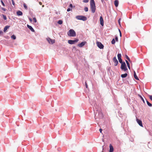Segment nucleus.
<instances>
[{
  "mask_svg": "<svg viewBox=\"0 0 152 152\" xmlns=\"http://www.w3.org/2000/svg\"><path fill=\"white\" fill-rule=\"evenodd\" d=\"M90 7L92 12L93 13H94L96 9L95 4H90Z\"/></svg>",
  "mask_w": 152,
  "mask_h": 152,
  "instance_id": "4",
  "label": "nucleus"
},
{
  "mask_svg": "<svg viewBox=\"0 0 152 152\" xmlns=\"http://www.w3.org/2000/svg\"><path fill=\"white\" fill-rule=\"evenodd\" d=\"M11 37L12 39H15L16 38L15 36L14 35L12 36Z\"/></svg>",
  "mask_w": 152,
  "mask_h": 152,
  "instance_id": "24",
  "label": "nucleus"
},
{
  "mask_svg": "<svg viewBox=\"0 0 152 152\" xmlns=\"http://www.w3.org/2000/svg\"><path fill=\"white\" fill-rule=\"evenodd\" d=\"M127 64V66L129 68V69H130V64H129V63H127L126 64Z\"/></svg>",
  "mask_w": 152,
  "mask_h": 152,
  "instance_id": "31",
  "label": "nucleus"
},
{
  "mask_svg": "<svg viewBox=\"0 0 152 152\" xmlns=\"http://www.w3.org/2000/svg\"><path fill=\"white\" fill-rule=\"evenodd\" d=\"M68 35L70 37H74L76 36V34L74 30L70 29L68 33Z\"/></svg>",
  "mask_w": 152,
  "mask_h": 152,
  "instance_id": "1",
  "label": "nucleus"
},
{
  "mask_svg": "<svg viewBox=\"0 0 152 152\" xmlns=\"http://www.w3.org/2000/svg\"><path fill=\"white\" fill-rule=\"evenodd\" d=\"M110 147V150L109 152H113V148L112 145L111 144L109 146Z\"/></svg>",
  "mask_w": 152,
  "mask_h": 152,
  "instance_id": "12",
  "label": "nucleus"
},
{
  "mask_svg": "<svg viewBox=\"0 0 152 152\" xmlns=\"http://www.w3.org/2000/svg\"><path fill=\"white\" fill-rule=\"evenodd\" d=\"M150 99L152 101V95H149Z\"/></svg>",
  "mask_w": 152,
  "mask_h": 152,
  "instance_id": "36",
  "label": "nucleus"
},
{
  "mask_svg": "<svg viewBox=\"0 0 152 152\" xmlns=\"http://www.w3.org/2000/svg\"><path fill=\"white\" fill-rule=\"evenodd\" d=\"M86 43V42H83L81 43L78 44L77 45V46L80 47H83V46H84Z\"/></svg>",
  "mask_w": 152,
  "mask_h": 152,
  "instance_id": "9",
  "label": "nucleus"
},
{
  "mask_svg": "<svg viewBox=\"0 0 152 152\" xmlns=\"http://www.w3.org/2000/svg\"><path fill=\"white\" fill-rule=\"evenodd\" d=\"M134 78L136 79V80H139V79L137 77V75H136V73L135 72V71H134Z\"/></svg>",
  "mask_w": 152,
  "mask_h": 152,
  "instance_id": "16",
  "label": "nucleus"
},
{
  "mask_svg": "<svg viewBox=\"0 0 152 152\" xmlns=\"http://www.w3.org/2000/svg\"><path fill=\"white\" fill-rule=\"evenodd\" d=\"M119 3L118 1L117 0H115L114 2V4L115 7H117L118 6Z\"/></svg>",
  "mask_w": 152,
  "mask_h": 152,
  "instance_id": "13",
  "label": "nucleus"
},
{
  "mask_svg": "<svg viewBox=\"0 0 152 152\" xmlns=\"http://www.w3.org/2000/svg\"><path fill=\"white\" fill-rule=\"evenodd\" d=\"M29 20L30 21V22H31L32 21V20L31 19V18H29Z\"/></svg>",
  "mask_w": 152,
  "mask_h": 152,
  "instance_id": "43",
  "label": "nucleus"
},
{
  "mask_svg": "<svg viewBox=\"0 0 152 152\" xmlns=\"http://www.w3.org/2000/svg\"><path fill=\"white\" fill-rule=\"evenodd\" d=\"M86 88H88V86L86 83Z\"/></svg>",
  "mask_w": 152,
  "mask_h": 152,
  "instance_id": "40",
  "label": "nucleus"
},
{
  "mask_svg": "<svg viewBox=\"0 0 152 152\" xmlns=\"http://www.w3.org/2000/svg\"><path fill=\"white\" fill-rule=\"evenodd\" d=\"M115 43V41L114 39H113L111 41V43L114 44Z\"/></svg>",
  "mask_w": 152,
  "mask_h": 152,
  "instance_id": "25",
  "label": "nucleus"
},
{
  "mask_svg": "<svg viewBox=\"0 0 152 152\" xmlns=\"http://www.w3.org/2000/svg\"><path fill=\"white\" fill-rule=\"evenodd\" d=\"M89 0H83V2L85 3H87L88 2Z\"/></svg>",
  "mask_w": 152,
  "mask_h": 152,
  "instance_id": "34",
  "label": "nucleus"
},
{
  "mask_svg": "<svg viewBox=\"0 0 152 152\" xmlns=\"http://www.w3.org/2000/svg\"><path fill=\"white\" fill-rule=\"evenodd\" d=\"M127 73H125L123 74H122L121 75V77L122 78H125L127 77Z\"/></svg>",
  "mask_w": 152,
  "mask_h": 152,
  "instance_id": "17",
  "label": "nucleus"
},
{
  "mask_svg": "<svg viewBox=\"0 0 152 152\" xmlns=\"http://www.w3.org/2000/svg\"><path fill=\"white\" fill-rule=\"evenodd\" d=\"M58 23L59 24H61L63 23V21L61 20H59L58 21Z\"/></svg>",
  "mask_w": 152,
  "mask_h": 152,
  "instance_id": "22",
  "label": "nucleus"
},
{
  "mask_svg": "<svg viewBox=\"0 0 152 152\" xmlns=\"http://www.w3.org/2000/svg\"><path fill=\"white\" fill-rule=\"evenodd\" d=\"M17 14L18 15H23L22 12L20 11H18L17 12Z\"/></svg>",
  "mask_w": 152,
  "mask_h": 152,
  "instance_id": "15",
  "label": "nucleus"
},
{
  "mask_svg": "<svg viewBox=\"0 0 152 152\" xmlns=\"http://www.w3.org/2000/svg\"><path fill=\"white\" fill-rule=\"evenodd\" d=\"M138 96H139V97L141 99H142V101L143 102V103H145V101L143 99V97L140 95L139 94H138Z\"/></svg>",
  "mask_w": 152,
  "mask_h": 152,
  "instance_id": "19",
  "label": "nucleus"
},
{
  "mask_svg": "<svg viewBox=\"0 0 152 152\" xmlns=\"http://www.w3.org/2000/svg\"><path fill=\"white\" fill-rule=\"evenodd\" d=\"M126 64H127V63H129L128 61H127L126 60Z\"/></svg>",
  "mask_w": 152,
  "mask_h": 152,
  "instance_id": "46",
  "label": "nucleus"
},
{
  "mask_svg": "<svg viewBox=\"0 0 152 152\" xmlns=\"http://www.w3.org/2000/svg\"><path fill=\"white\" fill-rule=\"evenodd\" d=\"M10 27L9 26H6L4 28V31L5 32L7 29H8Z\"/></svg>",
  "mask_w": 152,
  "mask_h": 152,
  "instance_id": "18",
  "label": "nucleus"
},
{
  "mask_svg": "<svg viewBox=\"0 0 152 152\" xmlns=\"http://www.w3.org/2000/svg\"><path fill=\"white\" fill-rule=\"evenodd\" d=\"M11 1H12V4L13 5H15V2H14V0H11Z\"/></svg>",
  "mask_w": 152,
  "mask_h": 152,
  "instance_id": "35",
  "label": "nucleus"
},
{
  "mask_svg": "<svg viewBox=\"0 0 152 152\" xmlns=\"http://www.w3.org/2000/svg\"><path fill=\"white\" fill-rule=\"evenodd\" d=\"M120 19H119L118 20V22L119 24H120Z\"/></svg>",
  "mask_w": 152,
  "mask_h": 152,
  "instance_id": "45",
  "label": "nucleus"
},
{
  "mask_svg": "<svg viewBox=\"0 0 152 152\" xmlns=\"http://www.w3.org/2000/svg\"><path fill=\"white\" fill-rule=\"evenodd\" d=\"M34 20V22L36 23L37 22V20L35 18H34L33 19Z\"/></svg>",
  "mask_w": 152,
  "mask_h": 152,
  "instance_id": "33",
  "label": "nucleus"
},
{
  "mask_svg": "<svg viewBox=\"0 0 152 152\" xmlns=\"http://www.w3.org/2000/svg\"><path fill=\"white\" fill-rule=\"evenodd\" d=\"M103 0H102V2L103 1Z\"/></svg>",
  "mask_w": 152,
  "mask_h": 152,
  "instance_id": "50",
  "label": "nucleus"
},
{
  "mask_svg": "<svg viewBox=\"0 0 152 152\" xmlns=\"http://www.w3.org/2000/svg\"><path fill=\"white\" fill-rule=\"evenodd\" d=\"M23 7L26 9V10L27 9V6L26 5V4L25 3L23 4Z\"/></svg>",
  "mask_w": 152,
  "mask_h": 152,
  "instance_id": "27",
  "label": "nucleus"
},
{
  "mask_svg": "<svg viewBox=\"0 0 152 152\" xmlns=\"http://www.w3.org/2000/svg\"><path fill=\"white\" fill-rule=\"evenodd\" d=\"M39 4L40 5H42V3L41 2H39Z\"/></svg>",
  "mask_w": 152,
  "mask_h": 152,
  "instance_id": "44",
  "label": "nucleus"
},
{
  "mask_svg": "<svg viewBox=\"0 0 152 152\" xmlns=\"http://www.w3.org/2000/svg\"><path fill=\"white\" fill-rule=\"evenodd\" d=\"M84 10L86 12H87L88 11V8L87 7H85L84 8Z\"/></svg>",
  "mask_w": 152,
  "mask_h": 152,
  "instance_id": "30",
  "label": "nucleus"
},
{
  "mask_svg": "<svg viewBox=\"0 0 152 152\" xmlns=\"http://www.w3.org/2000/svg\"><path fill=\"white\" fill-rule=\"evenodd\" d=\"M119 31L120 33H121V32L120 30L119 29Z\"/></svg>",
  "mask_w": 152,
  "mask_h": 152,
  "instance_id": "48",
  "label": "nucleus"
},
{
  "mask_svg": "<svg viewBox=\"0 0 152 152\" xmlns=\"http://www.w3.org/2000/svg\"><path fill=\"white\" fill-rule=\"evenodd\" d=\"M118 61L120 63H121L123 62H122V60L121 58H118Z\"/></svg>",
  "mask_w": 152,
  "mask_h": 152,
  "instance_id": "28",
  "label": "nucleus"
},
{
  "mask_svg": "<svg viewBox=\"0 0 152 152\" xmlns=\"http://www.w3.org/2000/svg\"><path fill=\"white\" fill-rule=\"evenodd\" d=\"M118 59L121 58V54H118L117 55Z\"/></svg>",
  "mask_w": 152,
  "mask_h": 152,
  "instance_id": "26",
  "label": "nucleus"
},
{
  "mask_svg": "<svg viewBox=\"0 0 152 152\" xmlns=\"http://www.w3.org/2000/svg\"><path fill=\"white\" fill-rule=\"evenodd\" d=\"M126 58L129 61V62H130V63H131L132 62V61H131L130 60V59L128 57V56L126 55Z\"/></svg>",
  "mask_w": 152,
  "mask_h": 152,
  "instance_id": "20",
  "label": "nucleus"
},
{
  "mask_svg": "<svg viewBox=\"0 0 152 152\" xmlns=\"http://www.w3.org/2000/svg\"><path fill=\"white\" fill-rule=\"evenodd\" d=\"M1 9L4 11H5L6 10V9L2 7Z\"/></svg>",
  "mask_w": 152,
  "mask_h": 152,
  "instance_id": "38",
  "label": "nucleus"
},
{
  "mask_svg": "<svg viewBox=\"0 0 152 152\" xmlns=\"http://www.w3.org/2000/svg\"><path fill=\"white\" fill-rule=\"evenodd\" d=\"M69 7H70L72 8V4H70L69 5Z\"/></svg>",
  "mask_w": 152,
  "mask_h": 152,
  "instance_id": "42",
  "label": "nucleus"
},
{
  "mask_svg": "<svg viewBox=\"0 0 152 152\" xmlns=\"http://www.w3.org/2000/svg\"><path fill=\"white\" fill-rule=\"evenodd\" d=\"M96 44L97 46L100 49H103L104 48V45L99 42H97Z\"/></svg>",
  "mask_w": 152,
  "mask_h": 152,
  "instance_id": "6",
  "label": "nucleus"
},
{
  "mask_svg": "<svg viewBox=\"0 0 152 152\" xmlns=\"http://www.w3.org/2000/svg\"><path fill=\"white\" fill-rule=\"evenodd\" d=\"M95 4L94 0H91L90 4Z\"/></svg>",
  "mask_w": 152,
  "mask_h": 152,
  "instance_id": "29",
  "label": "nucleus"
},
{
  "mask_svg": "<svg viewBox=\"0 0 152 152\" xmlns=\"http://www.w3.org/2000/svg\"><path fill=\"white\" fill-rule=\"evenodd\" d=\"M1 2L2 4V5H3V6L4 7L5 6V4H4V3L3 2V1L2 0H1Z\"/></svg>",
  "mask_w": 152,
  "mask_h": 152,
  "instance_id": "32",
  "label": "nucleus"
},
{
  "mask_svg": "<svg viewBox=\"0 0 152 152\" xmlns=\"http://www.w3.org/2000/svg\"><path fill=\"white\" fill-rule=\"evenodd\" d=\"M99 131H100V132L101 133L102 132V129H99Z\"/></svg>",
  "mask_w": 152,
  "mask_h": 152,
  "instance_id": "41",
  "label": "nucleus"
},
{
  "mask_svg": "<svg viewBox=\"0 0 152 152\" xmlns=\"http://www.w3.org/2000/svg\"><path fill=\"white\" fill-rule=\"evenodd\" d=\"M120 35L121 37V33H120Z\"/></svg>",
  "mask_w": 152,
  "mask_h": 152,
  "instance_id": "47",
  "label": "nucleus"
},
{
  "mask_svg": "<svg viewBox=\"0 0 152 152\" xmlns=\"http://www.w3.org/2000/svg\"><path fill=\"white\" fill-rule=\"evenodd\" d=\"M100 23L101 25L102 26L104 25V21L102 16H100Z\"/></svg>",
  "mask_w": 152,
  "mask_h": 152,
  "instance_id": "11",
  "label": "nucleus"
},
{
  "mask_svg": "<svg viewBox=\"0 0 152 152\" xmlns=\"http://www.w3.org/2000/svg\"><path fill=\"white\" fill-rule=\"evenodd\" d=\"M113 62L115 63L114 65L115 66H116L118 64V61L116 57H114L113 59Z\"/></svg>",
  "mask_w": 152,
  "mask_h": 152,
  "instance_id": "8",
  "label": "nucleus"
},
{
  "mask_svg": "<svg viewBox=\"0 0 152 152\" xmlns=\"http://www.w3.org/2000/svg\"><path fill=\"white\" fill-rule=\"evenodd\" d=\"M146 102L148 106L149 107H151L152 106L151 104L147 100L146 101Z\"/></svg>",
  "mask_w": 152,
  "mask_h": 152,
  "instance_id": "21",
  "label": "nucleus"
},
{
  "mask_svg": "<svg viewBox=\"0 0 152 152\" xmlns=\"http://www.w3.org/2000/svg\"><path fill=\"white\" fill-rule=\"evenodd\" d=\"M71 10V9L70 8H68L67 9V11L68 12H69Z\"/></svg>",
  "mask_w": 152,
  "mask_h": 152,
  "instance_id": "39",
  "label": "nucleus"
},
{
  "mask_svg": "<svg viewBox=\"0 0 152 152\" xmlns=\"http://www.w3.org/2000/svg\"><path fill=\"white\" fill-rule=\"evenodd\" d=\"M136 120H137V123H138V124H139V125L142 127H143L142 124V122L140 120L138 119H137H137Z\"/></svg>",
  "mask_w": 152,
  "mask_h": 152,
  "instance_id": "10",
  "label": "nucleus"
},
{
  "mask_svg": "<svg viewBox=\"0 0 152 152\" xmlns=\"http://www.w3.org/2000/svg\"><path fill=\"white\" fill-rule=\"evenodd\" d=\"M27 27H28V28H29L32 31V32L34 31V30L33 28L30 25H27Z\"/></svg>",
  "mask_w": 152,
  "mask_h": 152,
  "instance_id": "14",
  "label": "nucleus"
},
{
  "mask_svg": "<svg viewBox=\"0 0 152 152\" xmlns=\"http://www.w3.org/2000/svg\"><path fill=\"white\" fill-rule=\"evenodd\" d=\"M79 41V39H77L74 40H69L68 43L70 44H74L75 42H77Z\"/></svg>",
  "mask_w": 152,
  "mask_h": 152,
  "instance_id": "5",
  "label": "nucleus"
},
{
  "mask_svg": "<svg viewBox=\"0 0 152 152\" xmlns=\"http://www.w3.org/2000/svg\"><path fill=\"white\" fill-rule=\"evenodd\" d=\"M76 18L79 20H81L83 21H86L87 20V18L83 15H77L76 17Z\"/></svg>",
  "mask_w": 152,
  "mask_h": 152,
  "instance_id": "2",
  "label": "nucleus"
},
{
  "mask_svg": "<svg viewBox=\"0 0 152 152\" xmlns=\"http://www.w3.org/2000/svg\"><path fill=\"white\" fill-rule=\"evenodd\" d=\"M121 64V69L124 70V71H126L127 70V68L126 67V65L124 62H123Z\"/></svg>",
  "mask_w": 152,
  "mask_h": 152,
  "instance_id": "3",
  "label": "nucleus"
},
{
  "mask_svg": "<svg viewBox=\"0 0 152 152\" xmlns=\"http://www.w3.org/2000/svg\"><path fill=\"white\" fill-rule=\"evenodd\" d=\"M115 40L117 42L118 41V38L117 36H116L115 37Z\"/></svg>",
  "mask_w": 152,
  "mask_h": 152,
  "instance_id": "37",
  "label": "nucleus"
},
{
  "mask_svg": "<svg viewBox=\"0 0 152 152\" xmlns=\"http://www.w3.org/2000/svg\"><path fill=\"white\" fill-rule=\"evenodd\" d=\"M42 7H44V5H42Z\"/></svg>",
  "mask_w": 152,
  "mask_h": 152,
  "instance_id": "49",
  "label": "nucleus"
},
{
  "mask_svg": "<svg viewBox=\"0 0 152 152\" xmlns=\"http://www.w3.org/2000/svg\"><path fill=\"white\" fill-rule=\"evenodd\" d=\"M2 16L3 17L4 19V20H6L7 19V17H6V15H4L3 14H2Z\"/></svg>",
  "mask_w": 152,
  "mask_h": 152,
  "instance_id": "23",
  "label": "nucleus"
},
{
  "mask_svg": "<svg viewBox=\"0 0 152 152\" xmlns=\"http://www.w3.org/2000/svg\"><path fill=\"white\" fill-rule=\"evenodd\" d=\"M47 41L49 43L53 44L55 42V39H52L50 38H48L47 39Z\"/></svg>",
  "mask_w": 152,
  "mask_h": 152,
  "instance_id": "7",
  "label": "nucleus"
}]
</instances>
